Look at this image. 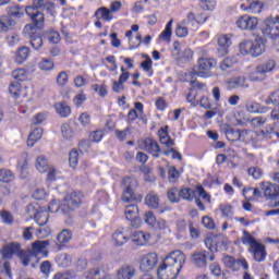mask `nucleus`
I'll return each mask as SVG.
<instances>
[{"instance_id":"nucleus-1","label":"nucleus","mask_w":279,"mask_h":279,"mask_svg":"<svg viewBox=\"0 0 279 279\" xmlns=\"http://www.w3.org/2000/svg\"><path fill=\"white\" fill-rule=\"evenodd\" d=\"M186 263V255L181 251L171 252L163 259V264L158 268L157 276L159 279H175Z\"/></svg>"},{"instance_id":"nucleus-2","label":"nucleus","mask_w":279,"mask_h":279,"mask_svg":"<svg viewBox=\"0 0 279 279\" xmlns=\"http://www.w3.org/2000/svg\"><path fill=\"white\" fill-rule=\"evenodd\" d=\"M82 199H84V194L80 191H73L65 195L63 204L61 206H57L56 210H53V206H56V202H52L49 206L50 213H61L62 215H69V213H73L76 208L82 206Z\"/></svg>"},{"instance_id":"nucleus-3","label":"nucleus","mask_w":279,"mask_h":279,"mask_svg":"<svg viewBox=\"0 0 279 279\" xmlns=\"http://www.w3.org/2000/svg\"><path fill=\"white\" fill-rule=\"evenodd\" d=\"M240 53L242 56H252L258 58L265 53V40L260 36H255V40H243L239 45Z\"/></svg>"},{"instance_id":"nucleus-4","label":"nucleus","mask_w":279,"mask_h":279,"mask_svg":"<svg viewBox=\"0 0 279 279\" xmlns=\"http://www.w3.org/2000/svg\"><path fill=\"white\" fill-rule=\"evenodd\" d=\"M138 186V181L134 178L126 177L122 180V202L125 204H130V202H134L135 204H141L143 202V196L141 194H136V187Z\"/></svg>"},{"instance_id":"nucleus-5","label":"nucleus","mask_w":279,"mask_h":279,"mask_svg":"<svg viewBox=\"0 0 279 279\" xmlns=\"http://www.w3.org/2000/svg\"><path fill=\"white\" fill-rule=\"evenodd\" d=\"M215 66H217V60L201 57L192 70V75H196V77H210V69H215Z\"/></svg>"},{"instance_id":"nucleus-6","label":"nucleus","mask_w":279,"mask_h":279,"mask_svg":"<svg viewBox=\"0 0 279 279\" xmlns=\"http://www.w3.org/2000/svg\"><path fill=\"white\" fill-rule=\"evenodd\" d=\"M276 69V61L268 60L264 63L256 65L255 71L248 74L251 82H265L267 73H271Z\"/></svg>"},{"instance_id":"nucleus-7","label":"nucleus","mask_w":279,"mask_h":279,"mask_svg":"<svg viewBox=\"0 0 279 279\" xmlns=\"http://www.w3.org/2000/svg\"><path fill=\"white\" fill-rule=\"evenodd\" d=\"M48 0H34L32 7H26L25 12L33 23L43 25L45 23V14L40 10H45V5Z\"/></svg>"},{"instance_id":"nucleus-8","label":"nucleus","mask_w":279,"mask_h":279,"mask_svg":"<svg viewBox=\"0 0 279 279\" xmlns=\"http://www.w3.org/2000/svg\"><path fill=\"white\" fill-rule=\"evenodd\" d=\"M245 242L250 245V252L253 254L254 260L256 263H265V259L267 258V251L265 250V245L258 243L256 239L248 235L245 239Z\"/></svg>"},{"instance_id":"nucleus-9","label":"nucleus","mask_w":279,"mask_h":279,"mask_svg":"<svg viewBox=\"0 0 279 279\" xmlns=\"http://www.w3.org/2000/svg\"><path fill=\"white\" fill-rule=\"evenodd\" d=\"M262 34L267 38H278L279 36V16L268 17L262 26Z\"/></svg>"},{"instance_id":"nucleus-10","label":"nucleus","mask_w":279,"mask_h":279,"mask_svg":"<svg viewBox=\"0 0 279 279\" xmlns=\"http://www.w3.org/2000/svg\"><path fill=\"white\" fill-rule=\"evenodd\" d=\"M23 12L19 9L11 11L9 16H4L0 19V32H8L12 29L16 25V20L14 19H22Z\"/></svg>"},{"instance_id":"nucleus-11","label":"nucleus","mask_w":279,"mask_h":279,"mask_svg":"<svg viewBox=\"0 0 279 279\" xmlns=\"http://www.w3.org/2000/svg\"><path fill=\"white\" fill-rule=\"evenodd\" d=\"M140 149H144L148 154H151L154 158H159L162 150H160V145H158V142L153 138H145L140 142Z\"/></svg>"},{"instance_id":"nucleus-12","label":"nucleus","mask_w":279,"mask_h":279,"mask_svg":"<svg viewBox=\"0 0 279 279\" xmlns=\"http://www.w3.org/2000/svg\"><path fill=\"white\" fill-rule=\"evenodd\" d=\"M124 215L133 228H138L141 226V218L138 217V206L133 202L125 206Z\"/></svg>"},{"instance_id":"nucleus-13","label":"nucleus","mask_w":279,"mask_h":279,"mask_svg":"<svg viewBox=\"0 0 279 279\" xmlns=\"http://www.w3.org/2000/svg\"><path fill=\"white\" fill-rule=\"evenodd\" d=\"M134 278H136V267L132 264H123L116 270L114 279Z\"/></svg>"},{"instance_id":"nucleus-14","label":"nucleus","mask_w":279,"mask_h":279,"mask_svg":"<svg viewBox=\"0 0 279 279\" xmlns=\"http://www.w3.org/2000/svg\"><path fill=\"white\" fill-rule=\"evenodd\" d=\"M27 213L32 216H34V219L37 225L39 226H46L47 221H49V213L45 210H38L34 205L27 206Z\"/></svg>"},{"instance_id":"nucleus-15","label":"nucleus","mask_w":279,"mask_h":279,"mask_svg":"<svg viewBox=\"0 0 279 279\" xmlns=\"http://www.w3.org/2000/svg\"><path fill=\"white\" fill-rule=\"evenodd\" d=\"M158 265V255L156 253H148L142 257L140 268L142 271H151Z\"/></svg>"},{"instance_id":"nucleus-16","label":"nucleus","mask_w":279,"mask_h":279,"mask_svg":"<svg viewBox=\"0 0 279 279\" xmlns=\"http://www.w3.org/2000/svg\"><path fill=\"white\" fill-rule=\"evenodd\" d=\"M130 230L122 228L114 231V233L112 234V241L114 245L121 247L122 245H125L128 241H130Z\"/></svg>"},{"instance_id":"nucleus-17","label":"nucleus","mask_w":279,"mask_h":279,"mask_svg":"<svg viewBox=\"0 0 279 279\" xmlns=\"http://www.w3.org/2000/svg\"><path fill=\"white\" fill-rule=\"evenodd\" d=\"M236 26L240 29H256L258 26V19L243 15L236 21Z\"/></svg>"},{"instance_id":"nucleus-18","label":"nucleus","mask_w":279,"mask_h":279,"mask_svg":"<svg viewBox=\"0 0 279 279\" xmlns=\"http://www.w3.org/2000/svg\"><path fill=\"white\" fill-rule=\"evenodd\" d=\"M23 250H21V243L19 242H11L3 246L2 248V256L5 259L12 258V255L20 256Z\"/></svg>"},{"instance_id":"nucleus-19","label":"nucleus","mask_w":279,"mask_h":279,"mask_svg":"<svg viewBox=\"0 0 279 279\" xmlns=\"http://www.w3.org/2000/svg\"><path fill=\"white\" fill-rule=\"evenodd\" d=\"M9 93L13 98L16 99V101H23V99L27 97V89L23 88L19 82L10 84Z\"/></svg>"},{"instance_id":"nucleus-20","label":"nucleus","mask_w":279,"mask_h":279,"mask_svg":"<svg viewBox=\"0 0 279 279\" xmlns=\"http://www.w3.org/2000/svg\"><path fill=\"white\" fill-rule=\"evenodd\" d=\"M191 260L195 267H199L201 269H204V267L208 265V252L206 251L195 252L191 256Z\"/></svg>"},{"instance_id":"nucleus-21","label":"nucleus","mask_w":279,"mask_h":279,"mask_svg":"<svg viewBox=\"0 0 279 279\" xmlns=\"http://www.w3.org/2000/svg\"><path fill=\"white\" fill-rule=\"evenodd\" d=\"M199 23H206V17L201 21L195 17V14L193 12H190L186 19L181 22V24H183L190 32H195Z\"/></svg>"},{"instance_id":"nucleus-22","label":"nucleus","mask_w":279,"mask_h":279,"mask_svg":"<svg viewBox=\"0 0 279 279\" xmlns=\"http://www.w3.org/2000/svg\"><path fill=\"white\" fill-rule=\"evenodd\" d=\"M228 88H250L247 77L243 75L233 76L227 81Z\"/></svg>"},{"instance_id":"nucleus-23","label":"nucleus","mask_w":279,"mask_h":279,"mask_svg":"<svg viewBox=\"0 0 279 279\" xmlns=\"http://www.w3.org/2000/svg\"><path fill=\"white\" fill-rule=\"evenodd\" d=\"M108 266H100L88 271L87 279H106L108 278Z\"/></svg>"},{"instance_id":"nucleus-24","label":"nucleus","mask_w":279,"mask_h":279,"mask_svg":"<svg viewBox=\"0 0 279 279\" xmlns=\"http://www.w3.org/2000/svg\"><path fill=\"white\" fill-rule=\"evenodd\" d=\"M218 53H220V56H227L228 47L232 45V39L228 35H221L218 38Z\"/></svg>"},{"instance_id":"nucleus-25","label":"nucleus","mask_w":279,"mask_h":279,"mask_svg":"<svg viewBox=\"0 0 279 279\" xmlns=\"http://www.w3.org/2000/svg\"><path fill=\"white\" fill-rule=\"evenodd\" d=\"M260 189L264 191V195L265 197H268V199H271L279 192V186L269 182L262 183Z\"/></svg>"},{"instance_id":"nucleus-26","label":"nucleus","mask_w":279,"mask_h":279,"mask_svg":"<svg viewBox=\"0 0 279 279\" xmlns=\"http://www.w3.org/2000/svg\"><path fill=\"white\" fill-rule=\"evenodd\" d=\"M151 235L143 231L134 232L131 236L134 245H146V243L149 241Z\"/></svg>"},{"instance_id":"nucleus-27","label":"nucleus","mask_w":279,"mask_h":279,"mask_svg":"<svg viewBox=\"0 0 279 279\" xmlns=\"http://www.w3.org/2000/svg\"><path fill=\"white\" fill-rule=\"evenodd\" d=\"M47 247H49V240L36 241L32 244L34 254H44L47 256Z\"/></svg>"},{"instance_id":"nucleus-28","label":"nucleus","mask_w":279,"mask_h":279,"mask_svg":"<svg viewBox=\"0 0 279 279\" xmlns=\"http://www.w3.org/2000/svg\"><path fill=\"white\" fill-rule=\"evenodd\" d=\"M54 110L57 114L66 119V117H71V107L66 102H57L54 104Z\"/></svg>"},{"instance_id":"nucleus-29","label":"nucleus","mask_w":279,"mask_h":279,"mask_svg":"<svg viewBox=\"0 0 279 279\" xmlns=\"http://www.w3.org/2000/svg\"><path fill=\"white\" fill-rule=\"evenodd\" d=\"M221 131L223 132V134H226L227 138L232 143H236V141H239V130H233L231 125H222Z\"/></svg>"},{"instance_id":"nucleus-30","label":"nucleus","mask_w":279,"mask_h":279,"mask_svg":"<svg viewBox=\"0 0 279 279\" xmlns=\"http://www.w3.org/2000/svg\"><path fill=\"white\" fill-rule=\"evenodd\" d=\"M41 138H43V129L37 128L33 130L28 135L27 146L34 147V145H36V143H38V141H40Z\"/></svg>"},{"instance_id":"nucleus-31","label":"nucleus","mask_w":279,"mask_h":279,"mask_svg":"<svg viewBox=\"0 0 279 279\" xmlns=\"http://www.w3.org/2000/svg\"><path fill=\"white\" fill-rule=\"evenodd\" d=\"M27 58H29V48L23 46V47H20L15 51V62H16V64H23V62H25V60H27Z\"/></svg>"},{"instance_id":"nucleus-32","label":"nucleus","mask_w":279,"mask_h":279,"mask_svg":"<svg viewBox=\"0 0 279 279\" xmlns=\"http://www.w3.org/2000/svg\"><path fill=\"white\" fill-rule=\"evenodd\" d=\"M145 204L148 208H158L160 205V197H158V194L150 192L145 196Z\"/></svg>"},{"instance_id":"nucleus-33","label":"nucleus","mask_w":279,"mask_h":279,"mask_svg":"<svg viewBox=\"0 0 279 279\" xmlns=\"http://www.w3.org/2000/svg\"><path fill=\"white\" fill-rule=\"evenodd\" d=\"M180 199H185L186 202H193L195 199V195H197V191L190 189V187H183L180 191Z\"/></svg>"},{"instance_id":"nucleus-34","label":"nucleus","mask_w":279,"mask_h":279,"mask_svg":"<svg viewBox=\"0 0 279 279\" xmlns=\"http://www.w3.org/2000/svg\"><path fill=\"white\" fill-rule=\"evenodd\" d=\"M258 136H262L263 138H276L278 141L279 133L275 132L274 126L268 125L259 131Z\"/></svg>"},{"instance_id":"nucleus-35","label":"nucleus","mask_w":279,"mask_h":279,"mask_svg":"<svg viewBox=\"0 0 279 279\" xmlns=\"http://www.w3.org/2000/svg\"><path fill=\"white\" fill-rule=\"evenodd\" d=\"M35 167L39 173H47V171H49V163L47 162V158H45V156H39L36 158Z\"/></svg>"},{"instance_id":"nucleus-36","label":"nucleus","mask_w":279,"mask_h":279,"mask_svg":"<svg viewBox=\"0 0 279 279\" xmlns=\"http://www.w3.org/2000/svg\"><path fill=\"white\" fill-rule=\"evenodd\" d=\"M71 255L66 253H61L57 255L56 263L59 265V267H70L71 266Z\"/></svg>"},{"instance_id":"nucleus-37","label":"nucleus","mask_w":279,"mask_h":279,"mask_svg":"<svg viewBox=\"0 0 279 279\" xmlns=\"http://www.w3.org/2000/svg\"><path fill=\"white\" fill-rule=\"evenodd\" d=\"M222 263L228 269H232V271H236V269H239V265H241L242 262H236L234 257L227 255L222 258Z\"/></svg>"},{"instance_id":"nucleus-38","label":"nucleus","mask_w":279,"mask_h":279,"mask_svg":"<svg viewBox=\"0 0 279 279\" xmlns=\"http://www.w3.org/2000/svg\"><path fill=\"white\" fill-rule=\"evenodd\" d=\"M192 59H193V50H191L190 48H185L181 50L175 57V60H180V62H189V60H192Z\"/></svg>"},{"instance_id":"nucleus-39","label":"nucleus","mask_w":279,"mask_h":279,"mask_svg":"<svg viewBox=\"0 0 279 279\" xmlns=\"http://www.w3.org/2000/svg\"><path fill=\"white\" fill-rule=\"evenodd\" d=\"M56 68V64L53 63V60L44 58L41 61L38 63V69L40 71H53Z\"/></svg>"},{"instance_id":"nucleus-40","label":"nucleus","mask_w":279,"mask_h":279,"mask_svg":"<svg viewBox=\"0 0 279 279\" xmlns=\"http://www.w3.org/2000/svg\"><path fill=\"white\" fill-rule=\"evenodd\" d=\"M45 38H48L49 43H52L53 45H58L60 43V33L56 32L53 29L46 31L44 33Z\"/></svg>"},{"instance_id":"nucleus-41","label":"nucleus","mask_w":279,"mask_h":279,"mask_svg":"<svg viewBox=\"0 0 279 279\" xmlns=\"http://www.w3.org/2000/svg\"><path fill=\"white\" fill-rule=\"evenodd\" d=\"M61 134L66 141H71L75 136V132H73V129L68 123L61 125Z\"/></svg>"},{"instance_id":"nucleus-42","label":"nucleus","mask_w":279,"mask_h":279,"mask_svg":"<svg viewBox=\"0 0 279 279\" xmlns=\"http://www.w3.org/2000/svg\"><path fill=\"white\" fill-rule=\"evenodd\" d=\"M168 199L171 204H178L180 202V190L178 187H171L168 191Z\"/></svg>"},{"instance_id":"nucleus-43","label":"nucleus","mask_w":279,"mask_h":279,"mask_svg":"<svg viewBox=\"0 0 279 279\" xmlns=\"http://www.w3.org/2000/svg\"><path fill=\"white\" fill-rule=\"evenodd\" d=\"M236 64V58L228 57L220 62V69L222 71H228V69H232Z\"/></svg>"},{"instance_id":"nucleus-44","label":"nucleus","mask_w":279,"mask_h":279,"mask_svg":"<svg viewBox=\"0 0 279 279\" xmlns=\"http://www.w3.org/2000/svg\"><path fill=\"white\" fill-rule=\"evenodd\" d=\"M95 16L98 19V21H100V19H102V21H112V17H110V10L106 8L98 9L95 12Z\"/></svg>"},{"instance_id":"nucleus-45","label":"nucleus","mask_w":279,"mask_h":279,"mask_svg":"<svg viewBox=\"0 0 279 279\" xmlns=\"http://www.w3.org/2000/svg\"><path fill=\"white\" fill-rule=\"evenodd\" d=\"M266 106H279V90L271 93L266 99H265Z\"/></svg>"},{"instance_id":"nucleus-46","label":"nucleus","mask_w":279,"mask_h":279,"mask_svg":"<svg viewBox=\"0 0 279 279\" xmlns=\"http://www.w3.org/2000/svg\"><path fill=\"white\" fill-rule=\"evenodd\" d=\"M13 80H17V82H25L27 80V72L25 69H17L12 72Z\"/></svg>"},{"instance_id":"nucleus-47","label":"nucleus","mask_w":279,"mask_h":279,"mask_svg":"<svg viewBox=\"0 0 279 279\" xmlns=\"http://www.w3.org/2000/svg\"><path fill=\"white\" fill-rule=\"evenodd\" d=\"M172 27H173V20H170L166 25L165 31L160 34L159 38H161L162 40H169V38H171Z\"/></svg>"},{"instance_id":"nucleus-48","label":"nucleus","mask_w":279,"mask_h":279,"mask_svg":"<svg viewBox=\"0 0 279 279\" xmlns=\"http://www.w3.org/2000/svg\"><path fill=\"white\" fill-rule=\"evenodd\" d=\"M17 167L21 173H25L29 169V163L27 162V153H22V159L19 160Z\"/></svg>"},{"instance_id":"nucleus-49","label":"nucleus","mask_w":279,"mask_h":279,"mask_svg":"<svg viewBox=\"0 0 279 279\" xmlns=\"http://www.w3.org/2000/svg\"><path fill=\"white\" fill-rule=\"evenodd\" d=\"M14 180V173L10 170H0V182H12Z\"/></svg>"},{"instance_id":"nucleus-50","label":"nucleus","mask_w":279,"mask_h":279,"mask_svg":"<svg viewBox=\"0 0 279 279\" xmlns=\"http://www.w3.org/2000/svg\"><path fill=\"white\" fill-rule=\"evenodd\" d=\"M58 243H69L71 241V231L63 230L57 236Z\"/></svg>"},{"instance_id":"nucleus-51","label":"nucleus","mask_w":279,"mask_h":279,"mask_svg":"<svg viewBox=\"0 0 279 279\" xmlns=\"http://www.w3.org/2000/svg\"><path fill=\"white\" fill-rule=\"evenodd\" d=\"M78 160H80V153L76 149H73L70 153V157H69L70 167H72V169H75V167H77Z\"/></svg>"},{"instance_id":"nucleus-52","label":"nucleus","mask_w":279,"mask_h":279,"mask_svg":"<svg viewBox=\"0 0 279 279\" xmlns=\"http://www.w3.org/2000/svg\"><path fill=\"white\" fill-rule=\"evenodd\" d=\"M239 141H242L243 143L252 141V131L247 129L239 130Z\"/></svg>"},{"instance_id":"nucleus-53","label":"nucleus","mask_w":279,"mask_h":279,"mask_svg":"<svg viewBox=\"0 0 279 279\" xmlns=\"http://www.w3.org/2000/svg\"><path fill=\"white\" fill-rule=\"evenodd\" d=\"M189 31L190 29L181 22L175 28V34L179 38H186V36H189Z\"/></svg>"},{"instance_id":"nucleus-54","label":"nucleus","mask_w":279,"mask_h":279,"mask_svg":"<svg viewBox=\"0 0 279 279\" xmlns=\"http://www.w3.org/2000/svg\"><path fill=\"white\" fill-rule=\"evenodd\" d=\"M248 11L253 14H260V12H263V4L258 1L251 2L248 4Z\"/></svg>"},{"instance_id":"nucleus-55","label":"nucleus","mask_w":279,"mask_h":279,"mask_svg":"<svg viewBox=\"0 0 279 279\" xmlns=\"http://www.w3.org/2000/svg\"><path fill=\"white\" fill-rule=\"evenodd\" d=\"M248 175H252L254 180H259V178L263 175V170L258 167H251L247 169Z\"/></svg>"},{"instance_id":"nucleus-56","label":"nucleus","mask_w":279,"mask_h":279,"mask_svg":"<svg viewBox=\"0 0 279 279\" xmlns=\"http://www.w3.org/2000/svg\"><path fill=\"white\" fill-rule=\"evenodd\" d=\"M195 191L199 195V197H202V199H205L207 204H210V196L208 193H206V190H204L202 185H197Z\"/></svg>"},{"instance_id":"nucleus-57","label":"nucleus","mask_w":279,"mask_h":279,"mask_svg":"<svg viewBox=\"0 0 279 279\" xmlns=\"http://www.w3.org/2000/svg\"><path fill=\"white\" fill-rule=\"evenodd\" d=\"M195 191L199 195V197H202V199H205L207 204H210V196L208 193H206V190H204L202 185H197Z\"/></svg>"},{"instance_id":"nucleus-58","label":"nucleus","mask_w":279,"mask_h":279,"mask_svg":"<svg viewBox=\"0 0 279 279\" xmlns=\"http://www.w3.org/2000/svg\"><path fill=\"white\" fill-rule=\"evenodd\" d=\"M92 88L93 90H95V93H98L100 97H106V95H108V88L106 87V85L95 84L92 86Z\"/></svg>"},{"instance_id":"nucleus-59","label":"nucleus","mask_w":279,"mask_h":279,"mask_svg":"<svg viewBox=\"0 0 279 279\" xmlns=\"http://www.w3.org/2000/svg\"><path fill=\"white\" fill-rule=\"evenodd\" d=\"M31 45H32L33 49L38 51V49H40V47H43V37H40V36L31 37Z\"/></svg>"},{"instance_id":"nucleus-60","label":"nucleus","mask_w":279,"mask_h":279,"mask_svg":"<svg viewBox=\"0 0 279 279\" xmlns=\"http://www.w3.org/2000/svg\"><path fill=\"white\" fill-rule=\"evenodd\" d=\"M22 236L24 241H32L34 239V227L24 228Z\"/></svg>"},{"instance_id":"nucleus-61","label":"nucleus","mask_w":279,"mask_h":279,"mask_svg":"<svg viewBox=\"0 0 279 279\" xmlns=\"http://www.w3.org/2000/svg\"><path fill=\"white\" fill-rule=\"evenodd\" d=\"M66 82H69V75L62 71L57 76L58 86H65Z\"/></svg>"},{"instance_id":"nucleus-62","label":"nucleus","mask_w":279,"mask_h":279,"mask_svg":"<svg viewBox=\"0 0 279 279\" xmlns=\"http://www.w3.org/2000/svg\"><path fill=\"white\" fill-rule=\"evenodd\" d=\"M144 221L148 226H156V216L151 211H146L144 215Z\"/></svg>"},{"instance_id":"nucleus-63","label":"nucleus","mask_w":279,"mask_h":279,"mask_svg":"<svg viewBox=\"0 0 279 279\" xmlns=\"http://www.w3.org/2000/svg\"><path fill=\"white\" fill-rule=\"evenodd\" d=\"M251 123L253 128H262V125H265V123H267V118L256 117L252 119Z\"/></svg>"},{"instance_id":"nucleus-64","label":"nucleus","mask_w":279,"mask_h":279,"mask_svg":"<svg viewBox=\"0 0 279 279\" xmlns=\"http://www.w3.org/2000/svg\"><path fill=\"white\" fill-rule=\"evenodd\" d=\"M202 223L204 228H207L208 230H215V221H213L210 217L208 216L203 217Z\"/></svg>"}]
</instances>
